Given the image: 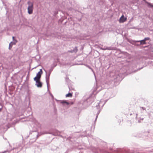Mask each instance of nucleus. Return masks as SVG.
I'll use <instances>...</instances> for the list:
<instances>
[{
  "instance_id": "nucleus-13",
  "label": "nucleus",
  "mask_w": 153,
  "mask_h": 153,
  "mask_svg": "<svg viewBox=\"0 0 153 153\" xmlns=\"http://www.w3.org/2000/svg\"><path fill=\"white\" fill-rule=\"evenodd\" d=\"M74 104V103H73V102H71V105H72V104Z\"/></svg>"
},
{
  "instance_id": "nucleus-10",
  "label": "nucleus",
  "mask_w": 153,
  "mask_h": 153,
  "mask_svg": "<svg viewBox=\"0 0 153 153\" xmlns=\"http://www.w3.org/2000/svg\"><path fill=\"white\" fill-rule=\"evenodd\" d=\"M14 42L13 43L14 44H15L17 42V41L16 40H14Z\"/></svg>"
},
{
  "instance_id": "nucleus-9",
  "label": "nucleus",
  "mask_w": 153,
  "mask_h": 153,
  "mask_svg": "<svg viewBox=\"0 0 153 153\" xmlns=\"http://www.w3.org/2000/svg\"><path fill=\"white\" fill-rule=\"evenodd\" d=\"M149 39V38L148 37L145 38L144 39L145 41L146 42V41L147 40H148Z\"/></svg>"
},
{
  "instance_id": "nucleus-12",
  "label": "nucleus",
  "mask_w": 153,
  "mask_h": 153,
  "mask_svg": "<svg viewBox=\"0 0 153 153\" xmlns=\"http://www.w3.org/2000/svg\"><path fill=\"white\" fill-rule=\"evenodd\" d=\"M2 109V107L1 108H0V111Z\"/></svg>"
},
{
  "instance_id": "nucleus-8",
  "label": "nucleus",
  "mask_w": 153,
  "mask_h": 153,
  "mask_svg": "<svg viewBox=\"0 0 153 153\" xmlns=\"http://www.w3.org/2000/svg\"><path fill=\"white\" fill-rule=\"evenodd\" d=\"M62 104H64V103H65L67 105H68L69 104V103L67 102L66 101H63L62 102Z\"/></svg>"
},
{
  "instance_id": "nucleus-7",
  "label": "nucleus",
  "mask_w": 153,
  "mask_h": 153,
  "mask_svg": "<svg viewBox=\"0 0 153 153\" xmlns=\"http://www.w3.org/2000/svg\"><path fill=\"white\" fill-rule=\"evenodd\" d=\"M13 44H13V43L12 42H11L9 44V49H11Z\"/></svg>"
},
{
  "instance_id": "nucleus-2",
  "label": "nucleus",
  "mask_w": 153,
  "mask_h": 153,
  "mask_svg": "<svg viewBox=\"0 0 153 153\" xmlns=\"http://www.w3.org/2000/svg\"><path fill=\"white\" fill-rule=\"evenodd\" d=\"M42 74V69H41L40 70V71L37 74L36 76L35 77L34 79L35 80H39L41 77V75Z\"/></svg>"
},
{
  "instance_id": "nucleus-5",
  "label": "nucleus",
  "mask_w": 153,
  "mask_h": 153,
  "mask_svg": "<svg viewBox=\"0 0 153 153\" xmlns=\"http://www.w3.org/2000/svg\"><path fill=\"white\" fill-rule=\"evenodd\" d=\"M137 42H140V44H146V42L144 39L140 41H137Z\"/></svg>"
},
{
  "instance_id": "nucleus-3",
  "label": "nucleus",
  "mask_w": 153,
  "mask_h": 153,
  "mask_svg": "<svg viewBox=\"0 0 153 153\" xmlns=\"http://www.w3.org/2000/svg\"><path fill=\"white\" fill-rule=\"evenodd\" d=\"M126 18H125L123 15L120 18L119 20V22L120 23H123L125 22L126 20Z\"/></svg>"
},
{
  "instance_id": "nucleus-1",
  "label": "nucleus",
  "mask_w": 153,
  "mask_h": 153,
  "mask_svg": "<svg viewBox=\"0 0 153 153\" xmlns=\"http://www.w3.org/2000/svg\"><path fill=\"white\" fill-rule=\"evenodd\" d=\"M27 4L28 5L27 7L28 13L29 14H31L33 13V3L30 1L27 2Z\"/></svg>"
},
{
  "instance_id": "nucleus-14",
  "label": "nucleus",
  "mask_w": 153,
  "mask_h": 153,
  "mask_svg": "<svg viewBox=\"0 0 153 153\" xmlns=\"http://www.w3.org/2000/svg\"><path fill=\"white\" fill-rule=\"evenodd\" d=\"M0 105H1V104H0Z\"/></svg>"
},
{
  "instance_id": "nucleus-4",
  "label": "nucleus",
  "mask_w": 153,
  "mask_h": 153,
  "mask_svg": "<svg viewBox=\"0 0 153 153\" xmlns=\"http://www.w3.org/2000/svg\"><path fill=\"white\" fill-rule=\"evenodd\" d=\"M36 82V85L38 87H41L42 86V83L39 80H35Z\"/></svg>"
},
{
  "instance_id": "nucleus-11",
  "label": "nucleus",
  "mask_w": 153,
  "mask_h": 153,
  "mask_svg": "<svg viewBox=\"0 0 153 153\" xmlns=\"http://www.w3.org/2000/svg\"><path fill=\"white\" fill-rule=\"evenodd\" d=\"M14 38H15V37H14V36H13V37H12V38H13V40H14V39H14Z\"/></svg>"
},
{
  "instance_id": "nucleus-6",
  "label": "nucleus",
  "mask_w": 153,
  "mask_h": 153,
  "mask_svg": "<svg viewBox=\"0 0 153 153\" xmlns=\"http://www.w3.org/2000/svg\"><path fill=\"white\" fill-rule=\"evenodd\" d=\"M72 96V94L71 93H69L66 95V97H71Z\"/></svg>"
}]
</instances>
